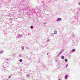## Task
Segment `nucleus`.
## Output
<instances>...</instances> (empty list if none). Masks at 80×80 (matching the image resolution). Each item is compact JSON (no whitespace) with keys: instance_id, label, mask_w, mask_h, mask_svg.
Instances as JSON below:
<instances>
[{"instance_id":"nucleus-1","label":"nucleus","mask_w":80,"mask_h":80,"mask_svg":"<svg viewBox=\"0 0 80 80\" xmlns=\"http://www.w3.org/2000/svg\"><path fill=\"white\" fill-rule=\"evenodd\" d=\"M61 20L62 19H61V18H58L57 20L58 22H60V21H61Z\"/></svg>"},{"instance_id":"nucleus-2","label":"nucleus","mask_w":80,"mask_h":80,"mask_svg":"<svg viewBox=\"0 0 80 80\" xmlns=\"http://www.w3.org/2000/svg\"><path fill=\"white\" fill-rule=\"evenodd\" d=\"M65 78L66 79H67V78H68V75H66L65 77Z\"/></svg>"},{"instance_id":"nucleus-3","label":"nucleus","mask_w":80,"mask_h":80,"mask_svg":"<svg viewBox=\"0 0 80 80\" xmlns=\"http://www.w3.org/2000/svg\"><path fill=\"white\" fill-rule=\"evenodd\" d=\"M75 51V50L73 49L72 50V52H74Z\"/></svg>"},{"instance_id":"nucleus-4","label":"nucleus","mask_w":80,"mask_h":80,"mask_svg":"<svg viewBox=\"0 0 80 80\" xmlns=\"http://www.w3.org/2000/svg\"><path fill=\"white\" fill-rule=\"evenodd\" d=\"M57 32L56 31H54V34H57Z\"/></svg>"},{"instance_id":"nucleus-5","label":"nucleus","mask_w":80,"mask_h":80,"mask_svg":"<svg viewBox=\"0 0 80 80\" xmlns=\"http://www.w3.org/2000/svg\"><path fill=\"white\" fill-rule=\"evenodd\" d=\"M22 50H24V47H22Z\"/></svg>"},{"instance_id":"nucleus-6","label":"nucleus","mask_w":80,"mask_h":80,"mask_svg":"<svg viewBox=\"0 0 80 80\" xmlns=\"http://www.w3.org/2000/svg\"><path fill=\"white\" fill-rule=\"evenodd\" d=\"M61 58H62V59H63L64 58V56H62L61 57Z\"/></svg>"},{"instance_id":"nucleus-7","label":"nucleus","mask_w":80,"mask_h":80,"mask_svg":"<svg viewBox=\"0 0 80 80\" xmlns=\"http://www.w3.org/2000/svg\"><path fill=\"white\" fill-rule=\"evenodd\" d=\"M22 59H20V62H22Z\"/></svg>"},{"instance_id":"nucleus-8","label":"nucleus","mask_w":80,"mask_h":80,"mask_svg":"<svg viewBox=\"0 0 80 80\" xmlns=\"http://www.w3.org/2000/svg\"><path fill=\"white\" fill-rule=\"evenodd\" d=\"M68 61V60H67V59H65V62H67Z\"/></svg>"},{"instance_id":"nucleus-9","label":"nucleus","mask_w":80,"mask_h":80,"mask_svg":"<svg viewBox=\"0 0 80 80\" xmlns=\"http://www.w3.org/2000/svg\"><path fill=\"white\" fill-rule=\"evenodd\" d=\"M66 68H67V67H68V64H66Z\"/></svg>"},{"instance_id":"nucleus-10","label":"nucleus","mask_w":80,"mask_h":80,"mask_svg":"<svg viewBox=\"0 0 80 80\" xmlns=\"http://www.w3.org/2000/svg\"><path fill=\"white\" fill-rule=\"evenodd\" d=\"M9 78H11V76H9L8 77Z\"/></svg>"},{"instance_id":"nucleus-11","label":"nucleus","mask_w":80,"mask_h":80,"mask_svg":"<svg viewBox=\"0 0 80 80\" xmlns=\"http://www.w3.org/2000/svg\"><path fill=\"white\" fill-rule=\"evenodd\" d=\"M31 28H33V26H31Z\"/></svg>"},{"instance_id":"nucleus-12","label":"nucleus","mask_w":80,"mask_h":80,"mask_svg":"<svg viewBox=\"0 0 80 80\" xmlns=\"http://www.w3.org/2000/svg\"><path fill=\"white\" fill-rule=\"evenodd\" d=\"M79 5H80V2L79 3Z\"/></svg>"},{"instance_id":"nucleus-13","label":"nucleus","mask_w":80,"mask_h":80,"mask_svg":"<svg viewBox=\"0 0 80 80\" xmlns=\"http://www.w3.org/2000/svg\"><path fill=\"white\" fill-rule=\"evenodd\" d=\"M47 55H48V53H47Z\"/></svg>"},{"instance_id":"nucleus-14","label":"nucleus","mask_w":80,"mask_h":80,"mask_svg":"<svg viewBox=\"0 0 80 80\" xmlns=\"http://www.w3.org/2000/svg\"><path fill=\"white\" fill-rule=\"evenodd\" d=\"M60 53H60L59 54V55H60Z\"/></svg>"},{"instance_id":"nucleus-15","label":"nucleus","mask_w":80,"mask_h":80,"mask_svg":"<svg viewBox=\"0 0 80 80\" xmlns=\"http://www.w3.org/2000/svg\"><path fill=\"white\" fill-rule=\"evenodd\" d=\"M59 80H60V79H59Z\"/></svg>"}]
</instances>
